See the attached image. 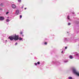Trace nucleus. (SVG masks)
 I'll use <instances>...</instances> for the list:
<instances>
[{
  "instance_id": "nucleus-5",
  "label": "nucleus",
  "mask_w": 79,
  "mask_h": 79,
  "mask_svg": "<svg viewBox=\"0 0 79 79\" xmlns=\"http://www.w3.org/2000/svg\"><path fill=\"white\" fill-rule=\"evenodd\" d=\"M12 6L13 8H16V5H15L14 4H13L12 5Z\"/></svg>"
},
{
  "instance_id": "nucleus-12",
  "label": "nucleus",
  "mask_w": 79,
  "mask_h": 79,
  "mask_svg": "<svg viewBox=\"0 0 79 79\" xmlns=\"http://www.w3.org/2000/svg\"><path fill=\"white\" fill-rule=\"evenodd\" d=\"M38 64H40V62L38 61L37 63Z\"/></svg>"
},
{
  "instance_id": "nucleus-16",
  "label": "nucleus",
  "mask_w": 79,
  "mask_h": 79,
  "mask_svg": "<svg viewBox=\"0 0 79 79\" xmlns=\"http://www.w3.org/2000/svg\"><path fill=\"white\" fill-rule=\"evenodd\" d=\"M71 25V23H68V25H69H69Z\"/></svg>"
},
{
  "instance_id": "nucleus-9",
  "label": "nucleus",
  "mask_w": 79,
  "mask_h": 79,
  "mask_svg": "<svg viewBox=\"0 0 79 79\" xmlns=\"http://www.w3.org/2000/svg\"><path fill=\"white\" fill-rule=\"evenodd\" d=\"M69 79H73V78L71 77H69Z\"/></svg>"
},
{
  "instance_id": "nucleus-20",
  "label": "nucleus",
  "mask_w": 79,
  "mask_h": 79,
  "mask_svg": "<svg viewBox=\"0 0 79 79\" xmlns=\"http://www.w3.org/2000/svg\"><path fill=\"white\" fill-rule=\"evenodd\" d=\"M20 18H22V15H20Z\"/></svg>"
},
{
  "instance_id": "nucleus-7",
  "label": "nucleus",
  "mask_w": 79,
  "mask_h": 79,
  "mask_svg": "<svg viewBox=\"0 0 79 79\" xmlns=\"http://www.w3.org/2000/svg\"><path fill=\"white\" fill-rule=\"evenodd\" d=\"M69 57L71 59H72L73 58V56H70Z\"/></svg>"
},
{
  "instance_id": "nucleus-15",
  "label": "nucleus",
  "mask_w": 79,
  "mask_h": 79,
  "mask_svg": "<svg viewBox=\"0 0 79 79\" xmlns=\"http://www.w3.org/2000/svg\"><path fill=\"white\" fill-rule=\"evenodd\" d=\"M44 44L45 45H47V42H45V43H44Z\"/></svg>"
},
{
  "instance_id": "nucleus-26",
  "label": "nucleus",
  "mask_w": 79,
  "mask_h": 79,
  "mask_svg": "<svg viewBox=\"0 0 79 79\" xmlns=\"http://www.w3.org/2000/svg\"><path fill=\"white\" fill-rule=\"evenodd\" d=\"M22 8H23V7H22Z\"/></svg>"
},
{
  "instance_id": "nucleus-25",
  "label": "nucleus",
  "mask_w": 79,
  "mask_h": 79,
  "mask_svg": "<svg viewBox=\"0 0 79 79\" xmlns=\"http://www.w3.org/2000/svg\"><path fill=\"white\" fill-rule=\"evenodd\" d=\"M6 42H7V40H6Z\"/></svg>"
},
{
  "instance_id": "nucleus-23",
  "label": "nucleus",
  "mask_w": 79,
  "mask_h": 79,
  "mask_svg": "<svg viewBox=\"0 0 79 79\" xmlns=\"http://www.w3.org/2000/svg\"><path fill=\"white\" fill-rule=\"evenodd\" d=\"M22 37H24V35H22Z\"/></svg>"
},
{
  "instance_id": "nucleus-17",
  "label": "nucleus",
  "mask_w": 79,
  "mask_h": 79,
  "mask_svg": "<svg viewBox=\"0 0 79 79\" xmlns=\"http://www.w3.org/2000/svg\"><path fill=\"white\" fill-rule=\"evenodd\" d=\"M20 34H23V32L21 31L20 33Z\"/></svg>"
},
{
  "instance_id": "nucleus-3",
  "label": "nucleus",
  "mask_w": 79,
  "mask_h": 79,
  "mask_svg": "<svg viewBox=\"0 0 79 79\" xmlns=\"http://www.w3.org/2000/svg\"><path fill=\"white\" fill-rule=\"evenodd\" d=\"M5 19V18L3 17H0V20L1 21H3Z\"/></svg>"
},
{
  "instance_id": "nucleus-10",
  "label": "nucleus",
  "mask_w": 79,
  "mask_h": 79,
  "mask_svg": "<svg viewBox=\"0 0 79 79\" xmlns=\"http://www.w3.org/2000/svg\"><path fill=\"white\" fill-rule=\"evenodd\" d=\"M19 2H21V0H18Z\"/></svg>"
},
{
  "instance_id": "nucleus-13",
  "label": "nucleus",
  "mask_w": 79,
  "mask_h": 79,
  "mask_svg": "<svg viewBox=\"0 0 79 79\" xmlns=\"http://www.w3.org/2000/svg\"><path fill=\"white\" fill-rule=\"evenodd\" d=\"M67 18L68 19H69V16H68Z\"/></svg>"
},
{
  "instance_id": "nucleus-8",
  "label": "nucleus",
  "mask_w": 79,
  "mask_h": 79,
  "mask_svg": "<svg viewBox=\"0 0 79 79\" xmlns=\"http://www.w3.org/2000/svg\"><path fill=\"white\" fill-rule=\"evenodd\" d=\"M9 21H10V20H9V19H7L6 22H9Z\"/></svg>"
},
{
  "instance_id": "nucleus-21",
  "label": "nucleus",
  "mask_w": 79,
  "mask_h": 79,
  "mask_svg": "<svg viewBox=\"0 0 79 79\" xmlns=\"http://www.w3.org/2000/svg\"><path fill=\"white\" fill-rule=\"evenodd\" d=\"M17 44H18V43H16L15 44V45H17Z\"/></svg>"
},
{
  "instance_id": "nucleus-6",
  "label": "nucleus",
  "mask_w": 79,
  "mask_h": 79,
  "mask_svg": "<svg viewBox=\"0 0 79 79\" xmlns=\"http://www.w3.org/2000/svg\"><path fill=\"white\" fill-rule=\"evenodd\" d=\"M18 39H19V40H22V38L21 37L19 38V36H18Z\"/></svg>"
},
{
  "instance_id": "nucleus-24",
  "label": "nucleus",
  "mask_w": 79,
  "mask_h": 79,
  "mask_svg": "<svg viewBox=\"0 0 79 79\" xmlns=\"http://www.w3.org/2000/svg\"><path fill=\"white\" fill-rule=\"evenodd\" d=\"M63 51H62L61 52V53H63Z\"/></svg>"
},
{
  "instance_id": "nucleus-14",
  "label": "nucleus",
  "mask_w": 79,
  "mask_h": 79,
  "mask_svg": "<svg viewBox=\"0 0 79 79\" xmlns=\"http://www.w3.org/2000/svg\"><path fill=\"white\" fill-rule=\"evenodd\" d=\"M9 13V12H7L6 13V15H8Z\"/></svg>"
},
{
  "instance_id": "nucleus-19",
  "label": "nucleus",
  "mask_w": 79,
  "mask_h": 79,
  "mask_svg": "<svg viewBox=\"0 0 79 79\" xmlns=\"http://www.w3.org/2000/svg\"><path fill=\"white\" fill-rule=\"evenodd\" d=\"M35 66H37V63H35Z\"/></svg>"
},
{
  "instance_id": "nucleus-22",
  "label": "nucleus",
  "mask_w": 79,
  "mask_h": 79,
  "mask_svg": "<svg viewBox=\"0 0 79 79\" xmlns=\"http://www.w3.org/2000/svg\"><path fill=\"white\" fill-rule=\"evenodd\" d=\"M24 10H26V8H24Z\"/></svg>"
},
{
  "instance_id": "nucleus-4",
  "label": "nucleus",
  "mask_w": 79,
  "mask_h": 79,
  "mask_svg": "<svg viewBox=\"0 0 79 79\" xmlns=\"http://www.w3.org/2000/svg\"><path fill=\"white\" fill-rule=\"evenodd\" d=\"M19 11L18 10H16L15 14L16 15H19Z\"/></svg>"
},
{
  "instance_id": "nucleus-18",
  "label": "nucleus",
  "mask_w": 79,
  "mask_h": 79,
  "mask_svg": "<svg viewBox=\"0 0 79 79\" xmlns=\"http://www.w3.org/2000/svg\"><path fill=\"white\" fill-rule=\"evenodd\" d=\"M67 48H68V47H65V49H67Z\"/></svg>"
},
{
  "instance_id": "nucleus-11",
  "label": "nucleus",
  "mask_w": 79,
  "mask_h": 79,
  "mask_svg": "<svg viewBox=\"0 0 79 79\" xmlns=\"http://www.w3.org/2000/svg\"><path fill=\"white\" fill-rule=\"evenodd\" d=\"M3 5V4L2 3H1V4L0 5V6H2Z\"/></svg>"
},
{
  "instance_id": "nucleus-1",
  "label": "nucleus",
  "mask_w": 79,
  "mask_h": 79,
  "mask_svg": "<svg viewBox=\"0 0 79 79\" xmlns=\"http://www.w3.org/2000/svg\"><path fill=\"white\" fill-rule=\"evenodd\" d=\"M18 35H16V34H15L14 35H12L9 37L8 39H10V40H13L14 39L15 40H18Z\"/></svg>"
},
{
  "instance_id": "nucleus-2",
  "label": "nucleus",
  "mask_w": 79,
  "mask_h": 79,
  "mask_svg": "<svg viewBox=\"0 0 79 79\" xmlns=\"http://www.w3.org/2000/svg\"><path fill=\"white\" fill-rule=\"evenodd\" d=\"M73 72L74 74H75L78 76H79V73L77 72V71L75 69H73Z\"/></svg>"
}]
</instances>
